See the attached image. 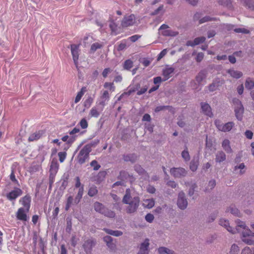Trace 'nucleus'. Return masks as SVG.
Masks as SVG:
<instances>
[{
	"mask_svg": "<svg viewBox=\"0 0 254 254\" xmlns=\"http://www.w3.org/2000/svg\"><path fill=\"white\" fill-rule=\"evenodd\" d=\"M123 201L124 203L129 205L127 208V212L131 213L135 212L138 208L139 198L134 190L127 189Z\"/></svg>",
	"mask_w": 254,
	"mask_h": 254,
	"instance_id": "nucleus-1",
	"label": "nucleus"
},
{
	"mask_svg": "<svg viewBox=\"0 0 254 254\" xmlns=\"http://www.w3.org/2000/svg\"><path fill=\"white\" fill-rule=\"evenodd\" d=\"M237 223V228L238 231H240L239 228L242 229V240L243 242L247 244L251 245H253V241L250 239H246V236H254V233L248 227H247L244 222L241 221L240 220H238L236 221Z\"/></svg>",
	"mask_w": 254,
	"mask_h": 254,
	"instance_id": "nucleus-2",
	"label": "nucleus"
},
{
	"mask_svg": "<svg viewBox=\"0 0 254 254\" xmlns=\"http://www.w3.org/2000/svg\"><path fill=\"white\" fill-rule=\"evenodd\" d=\"M233 106L236 118L239 120L242 119L244 113V107L241 102L238 99L233 100Z\"/></svg>",
	"mask_w": 254,
	"mask_h": 254,
	"instance_id": "nucleus-3",
	"label": "nucleus"
},
{
	"mask_svg": "<svg viewBox=\"0 0 254 254\" xmlns=\"http://www.w3.org/2000/svg\"><path fill=\"white\" fill-rule=\"evenodd\" d=\"M94 209L96 211L104 214L108 217L112 218L115 215V213L110 210H108L105 208L104 206L100 203L96 202L94 203Z\"/></svg>",
	"mask_w": 254,
	"mask_h": 254,
	"instance_id": "nucleus-4",
	"label": "nucleus"
},
{
	"mask_svg": "<svg viewBox=\"0 0 254 254\" xmlns=\"http://www.w3.org/2000/svg\"><path fill=\"white\" fill-rule=\"evenodd\" d=\"M90 151V146L89 145H85L80 151L77 156V160L80 164H83L85 162L88 157V154Z\"/></svg>",
	"mask_w": 254,
	"mask_h": 254,
	"instance_id": "nucleus-5",
	"label": "nucleus"
},
{
	"mask_svg": "<svg viewBox=\"0 0 254 254\" xmlns=\"http://www.w3.org/2000/svg\"><path fill=\"white\" fill-rule=\"evenodd\" d=\"M159 32L160 34L165 36L174 37L178 34V32L171 29L166 24H163L160 27Z\"/></svg>",
	"mask_w": 254,
	"mask_h": 254,
	"instance_id": "nucleus-6",
	"label": "nucleus"
},
{
	"mask_svg": "<svg viewBox=\"0 0 254 254\" xmlns=\"http://www.w3.org/2000/svg\"><path fill=\"white\" fill-rule=\"evenodd\" d=\"M29 211V210L24 209V207L18 208L15 214L16 219L22 222L28 221L29 219L28 215Z\"/></svg>",
	"mask_w": 254,
	"mask_h": 254,
	"instance_id": "nucleus-7",
	"label": "nucleus"
},
{
	"mask_svg": "<svg viewBox=\"0 0 254 254\" xmlns=\"http://www.w3.org/2000/svg\"><path fill=\"white\" fill-rule=\"evenodd\" d=\"M215 124L219 130L224 132L230 131L234 125L233 122H228L224 124L218 120L215 122Z\"/></svg>",
	"mask_w": 254,
	"mask_h": 254,
	"instance_id": "nucleus-8",
	"label": "nucleus"
},
{
	"mask_svg": "<svg viewBox=\"0 0 254 254\" xmlns=\"http://www.w3.org/2000/svg\"><path fill=\"white\" fill-rule=\"evenodd\" d=\"M135 16L134 14L127 15L124 16L121 25L123 27H127L133 25L135 23Z\"/></svg>",
	"mask_w": 254,
	"mask_h": 254,
	"instance_id": "nucleus-9",
	"label": "nucleus"
},
{
	"mask_svg": "<svg viewBox=\"0 0 254 254\" xmlns=\"http://www.w3.org/2000/svg\"><path fill=\"white\" fill-rule=\"evenodd\" d=\"M177 205L181 209H185L187 207L188 201L183 192H181L179 194Z\"/></svg>",
	"mask_w": 254,
	"mask_h": 254,
	"instance_id": "nucleus-10",
	"label": "nucleus"
},
{
	"mask_svg": "<svg viewBox=\"0 0 254 254\" xmlns=\"http://www.w3.org/2000/svg\"><path fill=\"white\" fill-rule=\"evenodd\" d=\"M79 46L76 45H71V52L74 64L77 66L79 55Z\"/></svg>",
	"mask_w": 254,
	"mask_h": 254,
	"instance_id": "nucleus-11",
	"label": "nucleus"
},
{
	"mask_svg": "<svg viewBox=\"0 0 254 254\" xmlns=\"http://www.w3.org/2000/svg\"><path fill=\"white\" fill-rule=\"evenodd\" d=\"M59 170V164L58 161L56 159H53L51 165H50V178L51 180L54 179L55 175H56L58 171Z\"/></svg>",
	"mask_w": 254,
	"mask_h": 254,
	"instance_id": "nucleus-12",
	"label": "nucleus"
},
{
	"mask_svg": "<svg viewBox=\"0 0 254 254\" xmlns=\"http://www.w3.org/2000/svg\"><path fill=\"white\" fill-rule=\"evenodd\" d=\"M22 193L21 189L16 188L13 190L10 191L6 194V197L9 200H15L18 196H20Z\"/></svg>",
	"mask_w": 254,
	"mask_h": 254,
	"instance_id": "nucleus-13",
	"label": "nucleus"
},
{
	"mask_svg": "<svg viewBox=\"0 0 254 254\" xmlns=\"http://www.w3.org/2000/svg\"><path fill=\"white\" fill-rule=\"evenodd\" d=\"M170 173L175 178H180L185 176L187 172L182 168H174L170 170Z\"/></svg>",
	"mask_w": 254,
	"mask_h": 254,
	"instance_id": "nucleus-14",
	"label": "nucleus"
},
{
	"mask_svg": "<svg viewBox=\"0 0 254 254\" xmlns=\"http://www.w3.org/2000/svg\"><path fill=\"white\" fill-rule=\"evenodd\" d=\"M174 70L175 69L173 67L167 65L162 71L163 81H166L169 79L172 76Z\"/></svg>",
	"mask_w": 254,
	"mask_h": 254,
	"instance_id": "nucleus-15",
	"label": "nucleus"
},
{
	"mask_svg": "<svg viewBox=\"0 0 254 254\" xmlns=\"http://www.w3.org/2000/svg\"><path fill=\"white\" fill-rule=\"evenodd\" d=\"M219 224L222 226L225 227L228 231L229 232L234 234L237 232L238 229L232 228L231 227L229 226V221L225 219H221L219 221Z\"/></svg>",
	"mask_w": 254,
	"mask_h": 254,
	"instance_id": "nucleus-16",
	"label": "nucleus"
},
{
	"mask_svg": "<svg viewBox=\"0 0 254 254\" xmlns=\"http://www.w3.org/2000/svg\"><path fill=\"white\" fill-rule=\"evenodd\" d=\"M20 203L23 205L24 209L29 210L30 207L31 198L29 195H25L19 200Z\"/></svg>",
	"mask_w": 254,
	"mask_h": 254,
	"instance_id": "nucleus-17",
	"label": "nucleus"
},
{
	"mask_svg": "<svg viewBox=\"0 0 254 254\" xmlns=\"http://www.w3.org/2000/svg\"><path fill=\"white\" fill-rule=\"evenodd\" d=\"M201 107L202 112L206 116L211 117L213 114L211 112V108L209 104L205 103L201 104Z\"/></svg>",
	"mask_w": 254,
	"mask_h": 254,
	"instance_id": "nucleus-18",
	"label": "nucleus"
},
{
	"mask_svg": "<svg viewBox=\"0 0 254 254\" xmlns=\"http://www.w3.org/2000/svg\"><path fill=\"white\" fill-rule=\"evenodd\" d=\"M149 245V240L146 239L140 245L139 252L137 254H148V248Z\"/></svg>",
	"mask_w": 254,
	"mask_h": 254,
	"instance_id": "nucleus-19",
	"label": "nucleus"
},
{
	"mask_svg": "<svg viewBox=\"0 0 254 254\" xmlns=\"http://www.w3.org/2000/svg\"><path fill=\"white\" fill-rule=\"evenodd\" d=\"M227 73L230 75L231 77L236 79H239L241 78L243 75L241 71L235 70L234 68H230L228 69L227 70Z\"/></svg>",
	"mask_w": 254,
	"mask_h": 254,
	"instance_id": "nucleus-20",
	"label": "nucleus"
},
{
	"mask_svg": "<svg viewBox=\"0 0 254 254\" xmlns=\"http://www.w3.org/2000/svg\"><path fill=\"white\" fill-rule=\"evenodd\" d=\"M44 133V132L43 130L36 131L30 134L28 138V140L30 141L37 140L40 138L43 135Z\"/></svg>",
	"mask_w": 254,
	"mask_h": 254,
	"instance_id": "nucleus-21",
	"label": "nucleus"
},
{
	"mask_svg": "<svg viewBox=\"0 0 254 254\" xmlns=\"http://www.w3.org/2000/svg\"><path fill=\"white\" fill-rule=\"evenodd\" d=\"M205 40L204 37H201L195 38L193 41H189L187 42L186 45L188 46H194L198 45L200 43H203Z\"/></svg>",
	"mask_w": 254,
	"mask_h": 254,
	"instance_id": "nucleus-22",
	"label": "nucleus"
},
{
	"mask_svg": "<svg viewBox=\"0 0 254 254\" xmlns=\"http://www.w3.org/2000/svg\"><path fill=\"white\" fill-rule=\"evenodd\" d=\"M222 147L227 153H232V149L230 146V142L229 139H225L222 142Z\"/></svg>",
	"mask_w": 254,
	"mask_h": 254,
	"instance_id": "nucleus-23",
	"label": "nucleus"
},
{
	"mask_svg": "<svg viewBox=\"0 0 254 254\" xmlns=\"http://www.w3.org/2000/svg\"><path fill=\"white\" fill-rule=\"evenodd\" d=\"M103 108L102 106L100 109L97 108V107H93L89 113V115L91 117L98 118L100 114V112L103 110Z\"/></svg>",
	"mask_w": 254,
	"mask_h": 254,
	"instance_id": "nucleus-24",
	"label": "nucleus"
},
{
	"mask_svg": "<svg viewBox=\"0 0 254 254\" xmlns=\"http://www.w3.org/2000/svg\"><path fill=\"white\" fill-rule=\"evenodd\" d=\"M101 99L102 100L99 102V104L104 107L109 100V95L107 91H104L102 96H101Z\"/></svg>",
	"mask_w": 254,
	"mask_h": 254,
	"instance_id": "nucleus-25",
	"label": "nucleus"
},
{
	"mask_svg": "<svg viewBox=\"0 0 254 254\" xmlns=\"http://www.w3.org/2000/svg\"><path fill=\"white\" fill-rule=\"evenodd\" d=\"M154 200L153 199H144L143 201V206L147 208H151L154 205Z\"/></svg>",
	"mask_w": 254,
	"mask_h": 254,
	"instance_id": "nucleus-26",
	"label": "nucleus"
},
{
	"mask_svg": "<svg viewBox=\"0 0 254 254\" xmlns=\"http://www.w3.org/2000/svg\"><path fill=\"white\" fill-rule=\"evenodd\" d=\"M226 159L225 154L223 151H219L216 155V161L217 162H221Z\"/></svg>",
	"mask_w": 254,
	"mask_h": 254,
	"instance_id": "nucleus-27",
	"label": "nucleus"
},
{
	"mask_svg": "<svg viewBox=\"0 0 254 254\" xmlns=\"http://www.w3.org/2000/svg\"><path fill=\"white\" fill-rule=\"evenodd\" d=\"M104 44L101 42H96L93 43L91 46L90 51L92 53L95 52L98 49H101Z\"/></svg>",
	"mask_w": 254,
	"mask_h": 254,
	"instance_id": "nucleus-28",
	"label": "nucleus"
},
{
	"mask_svg": "<svg viewBox=\"0 0 254 254\" xmlns=\"http://www.w3.org/2000/svg\"><path fill=\"white\" fill-rule=\"evenodd\" d=\"M160 254H175L174 252L166 247H160L158 249Z\"/></svg>",
	"mask_w": 254,
	"mask_h": 254,
	"instance_id": "nucleus-29",
	"label": "nucleus"
},
{
	"mask_svg": "<svg viewBox=\"0 0 254 254\" xmlns=\"http://www.w3.org/2000/svg\"><path fill=\"white\" fill-rule=\"evenodd\" d=\"M228 212H230L231 214L238 216H241V213L240 211L235 206H231L228 209Z\"/></svg>",
	"mask_w": 254,
	"mask_h": 254,
	"instance_id": "nucleus-30",
	"label": "nucleus"
},
{
	"mask_svg": "<svg viewBox=\"0 0 254 254\" xmlns=\"http://www.w3.org/2000/svg\"><path fill=\"white\" fill-rule=\"evenodd\" d=\"M206 76V72L205 71H201L196 76V80L200 84L205 78Z\"/></svg>",
	"mask_w": 254,
	"mask_h": 254,
	"instance_id": "nucleus-31",
	"label": "nucleus"
},
{
	"mask_svg": "<svg viewBox=\"0 0 254 254\" xmlns=\"http://www.w3.org/2000/svg\"><path fill=\"white\" fill-rule=\"evenodd\" d=\"M85 92V88H82L81 90L77 93V94L75 97V100H74V103L75 104L78 103L80 101L81 98L83 96Z\"/></svg>",
	"mask_w": 254,
	"mask_h": 254,
	"instance_id": "nucleus-32",
	"label": "nucleus"
},
{
	"mask_svg": "<svg viewBox=\"0 0 254 254\" xmlns=\"http://www.w3.org/2000/svg\"><path fill=\"white\" fill-rule=\"evenodd\" d=\"M246 88L248 89H251L254 87V80L251 78H248L245 83Z\"/></svg>",
	"mask_w": 254,
	"mask_h": 254,
	"instance_id": "nucleus-33",
	"label": "nucleus"
},
{
	"mask_svg": "<svg viewBox=\"0 0 254 254\" xmlns=\"http://www.w3.org/2000/svg\"><path fill=\"white\" fill-rule=\"evenodd\" d=\"M224 83L223 80L219 81L218 83H216L215 82H213L212 84H211L209 87V89L210 91H213L217 89V87L223 84Z\"/></svg>",
	"mask_w": 254,
	"mask_h": 254,
	"instance_id": "nucleus-34",
	"label": "nucleus"
},
{
	"mask_svg": "<svg viewBox=\"0 0 254 254\" xmlns=\"http://www.w3.org/2000/svg\"><path fill=\"white\" fill-rule=\"evenodd\" d=\"M104 230L109 234L114 236H120L123 234V233L120 231L118 230H112L107 229H105Z\"/></svg>",
	"mask_w": 254,
	"mask_h": 254,
	"instance_id": "nucleus-35",
	"label": "nucleus"
},
{
	"mask_svg": "<svg viewBox=\"0 0 254 254\" xmlns=\"http://www.w3.org/2000/svg\"><path fill=\"white\" fill-rule=\"evenodd\" d=\"M104 241L107 243L108 247L113 248L114 244L112 243V239L111 236H107L104 238Z\"/></svg>",
	"mask_w": 254,
	"mask_h": 254,
	"instance_id": "nucleus-36",
	"label": "nucleus"
},
{
	"mask_svg": "<svg viewBox=\"0 0 254 254\" xmlns=\"http://www.w3.org/2000/svg\"><path fill=\"white\" fill-rule=\"evenodd\" d=\"M241 254H254V247L252 248L245 247L242 250Z\"/></svg>",
	"mask_w": 254,
	"mask_h": 254,
	"instance_id": "nucleus-37",
	"label": "nucleus"
},
{
	"mask_svg": "<svg viewBox=\"0 0 254 254\" xmlns=\"http://www.w3.org/2000/svg\"><path fill=\"white\" fill-rule=\"evenodd\" d=\"M83 193V188L81 187L78 190V193L75 197V201L76 203H78L82 198Z\"/></svg>",
	"mask_w": 254,
	"mask_h": 254,
	"instance_id": "nucleus-38",
	"label": "nucleus"
},
{
	"mask_svg": "<svg viewBox=\"0 0 254 254\" xmlns=\"http://www.w3.org/2000/svg\"><path fill=\"white\" fill-rule=\"evenodd\" d=\"M239 251V247L236 244H233L230 249V254H238Z\"/></svg>",
	"mask_w": 254,
	"mask_h": 254,
	"instance_id": "nucleus-39",
	"label": "nucleus"
},
{
	"mask_svg": "<svg viewBox=\"0 0 254 254\" xmlns=\"http://www.w3.org/2000/svg\"><path fill=\"white\" fill-rule=\"evenodd\" d=\"M213 141L211 139H208L207 137H206V148L207 149H210L212 150L213 149L214 151L216 150L215 148H213Z\"/></svg>",
	"mask_w": 254,
	"mask_h": 254,
	"instance_id": "nucleus-40",
	"label": "nucleus"
},
{
	"mask_svg": "<svg viewBox=\"0 0 254 254\" xmlns=\"http://www.w3.org/2000/svg\"><path fill=\"white\" fill-rule=\"evenodd\" d=\"M245 166L244 163L240 164L239 166H235V170L236 171L238 172L239 170V173L240 174H242L245 172L244 169H245Z\"/></svg>",
	"mask_w": 254,
	"mask_h": 254,
	"instance_id": "nucleus-41",
	"label": "nucleus"
},
{
	"mask_svg": "<svg viewBox=\"0 0 254 254\" xmlns=\"http://www.w3.org/2000/svg\"><path fill=\"white\" fill-rule=\"evenodd\" d=\"M132 65L133 62L130 60H127L125 62L124 67L125 69L128 70L132 67Z\"/></svg>",
	"mask_w": 254,
	"mask_h": 254,
	"instance_id": "nucleus-42",
	"label": "nucleus"
},
{
	"mask_svg": "<svg viewBox=\"0 0 254 254\" xmlns=\"http://www.w3.org/2000/svg\"><path fill=\"white\" fill-rule=\"evenodd\" d=\"M198 164V160H196V161H194V160L190 162V170L192 171H196L197 168Z\"/></svg>",
	"mask_w": 254,
	"mask_h": 254,
	"instance_id": "nucleus-43",
	"label": "nucleus"
},
{
	"mask_svg": "<svg viewBox=\"0 0 254 254\" xmlns=\"http://www.w3.org/2000/svg\"><path fill=\"white\" fill-rule=\"evenodd\" d=\"M97 191H98L96 189V187L93 186L90 187V188L89 190L88 193L89 196H93L97 194Z\"/></svg>",
	"mask_w": 254,
	"mask_h": 254,
	"instance_id": "nucleus-44",
	"label": "nucleus"
},
{
	"mask_svg": "<svg viewBox=\"0 0 254 254\" xmlns=\"http://www.w3.org/2000/svg\"><path fill=\"white\" fill-rule=\"evenodd\" d=\"M93 242L91 241H88L86 244L83 245L85 251L86 253L90 252V247L92 246Z\"/></svg>",
	"mask_w": 254,
	"mask_h": 254,
	"instance_id": "nucleus-45",
	"label": "nucleus"
},
{
	"mask_svg": "<svg viewBox=\"0 0 254 254\" xmlns=\"http://www.w3.org/2000/svg\"><path fill=\"white\" fill-rule=\"evenodd\" d=\"M117 24L114 22L113 20L111 19V23L110 24V27L113 32H116L117 30Z\"/></svg>",
	"mask_w": 254,
	"mask_h": 254,
	"instance_id": "nucleus-46",
	"label": "nucleus"
},
{
	"mask_svg": "<svg viewBox=\"0 0 254 254\" xmlns=\"http://www.w3.org/2000/svg\"><path fill=\"white\" fill-rule=\"evenodd\" d=\"M73 198L71 196H69L67 197L66 204L65 206V210H68L72 203Z\"/></svg>",
	"mask_w": 254,
	"mask_h": 254,
	"instance_id": "nucleus-47",
	"label": "nucleus"
},
{
	"mask_svg": "<svg viewBox=\"0 0 254 254\" xmlns=\"http://www.w3.org/2000/svg\"><path fill=\"white\" fill-rule=\"evenodd\" d=\"M79 125L83 129H85L88 127V123L85 119H82L80 121Z\"/></svg>",
	"mask_w": 254,
	"mask_h": 254,
	"instance_id": "nucleus-48",
	"label": "nucleus"
},
{
	"mask_svg": "<svg viewBox=\"0 0 254 254\" xmlns=\"http://www.w3.org/2000/svg\"><path fill=\"white\" fill-rule=\"evenodd\" d=\"M135 170L140 175H143L145 174L144 169L139 165H136L135 166Z\"/></svg>",
	"mask_w": 254,
	"mask_h": 254,
	"instance_id": "nucleus-49",
	"label": "nucleus"
},
{
	"mask_svg": "<svg viewBox=\"0 0 254 254\" xmlns=\"http://www.w3.org/2000/svg\"><path fill=\"white\" fill-rule=\"evenodd\" d=\"M66 152H60L58 153L59 160L61 162H63L66 158Z\"/></svg>",
	"mask_w": 254,
	"mask_h": 254,
	"instance_id": "nucleus-50",
	"label": "nucleus"
},
{
	"mask_svg": "<svg viewBox=\"0 0 254 254\" xmlns=\"http://www.w3.org/2000/svg\"><path fill=\"white\" fill-rule=\"evenodd\" d=\"M168 51V50L167 49H165L163 50L160 53V54L158 55V57H157V60L159 61L162 58H163L167 54Z\"/></svg>",
	"mask_w": 254,
	"mask_h": 254,
	"instance_id": "nucleus-51",
	"label": "nucleus"
},
{
	"mask_svg": "<svg viewBox=\"0 0 254 254\" xmlns=\"http://www.w3.org/2000/svg\"><path fill=\"white\" fill-rule=\"evenodd\" d=\"M182 156L185 161H189L190 159L189 153L187 150H184L182 152Z\"/></svg>",
	"mask_w": 254,
	"mask_h": 254,
	"instance_id": "nucleus-52",
	"label": "nucleus"
},
{
	"mask_svg": "<svg viewBox=\"0 0 254 254\" xmlns=\"http://www.w3.org/2000/svg\"><path fill=\"white\" fill-rule=\"evenodd\" d=\"M104 87L111 91H113L115 90V87L112 83L106 82L104 84Z\"/></svg>",
	"mask_w": 254,
	"mask_h": 254,
	"instance_id": "nucleus-53",
	"label": "nucleus"
},
{
	"mask_svg": "<svg viewBox=\"0 0 254 254\" xmlns=\"http://www.w3.org/2000/svg\"><path fill=\"white\" fill-rule=\"evenodd\" d=\"M77 133H79L80 134H81L83 133V132H80V129L75 127H74L72 130H71L70 132H69V134L70 135H74V134H77Z\"/></svg>",
	"mask_w": 254,
	"mask_h": 254,
	"instance_id": "nucleus-54",
	"label": "nucleus"
},
{
	"mask_svg": "<svg viewBox=\"0 0 254 254\" xmlns=\"http://www.w3.org/2000/svg\"><path fill=\"white\" fill-rule=\"evenodd\" d=\"M154 217L153 214L148 213L145 216V220L151 223L154 220Z\"/></svg>",
	"mask_w": 254,
	"mask_h": 254,
	"instance_id": "nucleus-55",
	"label": "nucleus"
},
{
	"mask_svg": "<svg viewBox=\"0 0 254 254\" xmlns=\"http://www.w3.org/2000/svg\"><path fill=\"white\" fill-rule=\"evenodd\" d=\"M91 166L94 168L95 170H98L100 166L98 164L97 162L95 160H93L91 162Z\"/></svg>",
	"mask_w": 254,
	"mask_h": 254,
	"instance_id": "nucleus-56",
	"label": "nucleus"
},
{
	"mask_svg": "<svg viewBox=\"0 0 254 254\" xmlns=\"http://www.w3.org/2000/svg\"><path fill=\"white\" fill-rule=\"evenodd\" d=\"M245 135L248 139H252L253 137V132L249 130H247L245 132Z\"/></svg>",
	"mask_w": 254,
	"mask_h": 254,
	"instance_id": "nucleus-57",
	"label": "nucleus"
},
{
	"mask_svg": "<svg viewBox=\"0 0 254 254\" xmlns=\"http://www.w3.org/2000/svg\"><path fill=\"white\" fill-rule=\"evenodd\" d=\"M68 138H69V137L68 135H65V136H63L62 139L63 141H67L68 143L72 142L75 139L74 138H70L68 140Z\"/></svg>",
	"mask_w": 254,
	"mask_h": 254,
	"instance_id": "nucleus-58",
	"label": "nucleus"
},
{
	"mask_svg": "<svg viewBox=\"0 0 254 254\" xmlns=\"http://www.w3.org/2000/svg\"><path fill=\"white\" fill-rule=\"evenodd\" d=\"M212 19L213 18L209 16H205L199 20V23H203L206 21L212 20Z\"/></svg>",
	"mask_w": 254,
	"mask_h": 254,
	"instance_id": "nucleus-59",
	"label": "nucleus"
},
{
	"mask_svg": "<svg viewBox=\"0 0 254 254\" xmlns=\"http://www.w3.org/2000/svg\"><path fill=\"white\" fill-rule=\"evenodd\" d=\"M237 33H249V31L244 28H236L234 30Z\"/></svg>",
	"mask_w": 254,
	"mask_h": 254,
	"instance_id": "nucleus-60",
	"label": "nucleus"
},
{
	"mask_svg": "<svg viewBox=\"0 0 254 254\" xmlns=\"http://www.w3.org/2000/svg\"><path fill=\"white\" fill-rule=\"evenodd\" d=\"M111 71V70L110 68H105L103 72H102V75L104 77H106L108 75V74L110 73Z\"/></svg>",
	"mask_w": 254,
	"mask_h": 254,
	"instance_id": "nucleus-61",
	"label": "nucleus"
},
{
	"mask_svg": "<svg viewBox=\"0 0 254 254\" xmlns=\"http://www.w3.org/2000/svg\"><path fill=\"white\" fill-rule=\"evenodd\" d=\"M162 81H163V79H162L161 77L160 76H158L154 78V83L156 84V85L157 84L159 85Z\"/></svg>",
	"mask_w": 254,
	"mask_h": 254,
	"instance_id": "nucleus-62",
	"label": "nucleus"
},
{
	"mask_svg": "<svg viewBox=\"0 0 254 254\" xmlns=\"http://www.w3.org/2000/svg\"><path fill=\"white\" fill-rule=\"evenodd\" d=\"M204 55L202 53H199L196 56V60L197 62H200L203 58Z\"/></svg>",
	"mask_w": 254,
	"mask_h": 254,
	"instance_id": "nucleus-63",
	"label": "nucleus"
},
{
	"mask_svg": "<svg viewBox=\"0 0 254 254\" xmlns=\"http://www.w3.org/2000/svg\"><path fill=\"white\" fill-rule=\"evenodd\" d=\"M139 38H140L139 36H138L137 35H135L130 37L129 38V39L131 41L134 42L136 41H137Z\"/></svg>",
	"mask_w": 254,
	"mask_h": 254,
	"instance_id": "nucleus-64",
	"label": "nucleus"
}]
</instances>
